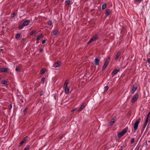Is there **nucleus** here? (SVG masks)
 I'll return each mask as SVG.
<instances>
[{"mask_svg":"<svg viewBox=\"0 0 150 150\" xmlns=\"http://www.w3.org/2000/svg\"><path fill=\"white\" fill-rule=\"evenodd\" d=\"M61 138H62V137H61Z\"/></svg>","mask_w":150,"mask_h":150,"instance_id":"obj_51","label":"nucleus"},{"mask_svg":"<svg viewBox=\"0 0 150 150\" xmlns=\"http://www.w3.org/2000/svg\"><path fill=\"white\" fill-rule=\"evenodd\" d=\"M139 97V95L138 93H136L134 94L132 97L131 102L132 103H134L135 101L137 100Z\"/></svg>","mask_w":150,"mask_h":150,"instance_id":"obj_5","label":"nucleus"},{"mask_svg":"<svg viewBox=\"0 0 150 150\" xmlns=\"http://www.w3.org/2000/svg\"><path fill=\"white\" fill-rule=\"evenodd\" d=\"M110 58L109 57H108L106 59V61L105 62V63L104 65L105 66H107L108 65V64L110 62Z\"/></svg>","mask_w":150,"mask_h":150,"instance_id":"obj_8","label":"nucleus"},{"mask_svg":"<svg viewBox=\"0 0 150 150\" xmlns=\"http://www.w3.org/2000/svg\"><path fill=\"white\" fill-rule=\"evenodd\" d=\"M41 74H43L44 73V71H43L42 70H41Z\"/></svg>","mask_w":150,"mask_h":150,"instance_id":"obj_46","label":"nucleus"},{"mask_svg":"<svg viewBox=\"0 0 150 150\" xmlns=\"http://www.w3.org/2000/svg\"><path fill=\"white\" fill-rule=\"evenodd\" d=\"M36 32V30H32L30 33V35H33Z\"/></svg>","mask_w":150,"mask_h":150,"instance_id":"obj_26","label":"nucleus"},{"mask_svg":"<svg viewBox=\"0 0 150 150\" xmlns=\"http://www.w3.org/2000/svg\"><path fill=\"white\" fill-rule=\"evenodd\" d=\"M149 112H150V111Z\"/></svg>","mask_w":150,"mask_h":150,"instance_id":"obj_53","label":"nucleus"},{"mask_svg":"<svg viewBox=\"0 0 150 150\" xmlns=\"http://www.w3.org/2000/svg\"><path fill=\"white\" fill-rule=\"evenodd\" d=\"M46 42V40H44L42 41V44H44Z\"/></svg>","mask_w":150,"mask_h":150,"instance_id":"obj_43","label":"nucleus"},{"mask_svg":"<svg viewBox=\"0 0 150 150\" xmlns=\"http://www.w3.org/2000/svg\"><path fill=\"white\" fill-rule=\"evenodd\" d=\"M110 9H106V12L105 13V14L106 17L107 16H108L109 15V14L110 13Z\"/></svg>","mask_w":150,"mask_h":150,"instance_id":"obj_15","label":"nucleus"},{"mask_svg":"<svg viewBox=\"0 0 150 150\" xmlns=\"http://www.w3.org/2000/svg\"><path fill=\"white\" fill-rule=\"evenodd\" d=\"M29 149V147L28 146H26L24 150H28Z\"/></svg>","mask_w":150,"mask_h":150,"instance_id":"obj_42","label":"nucleus"},{"mask_svg":"<svg viewBox=\"0 0 150 150\" xmlns=\"http://www.w3.org/2000/svg\"><path fill=\"white\" fill-rule=\"evenodd\" d=\"M71 0H66L65 1V5H69L70 3H71Z\"/></svg>","mask_w":150,"mask_h":150,"instance_id":"obj_22","label":"nucleus"},{"mask_svg":"<svg viewBox=\"0 0 150 150\" xmlns=\"http://www.w3.org/2000/svg\"><path fill=\"white\" fill-rule=\"evenodd\" d=\"M138 88V85L136 83H135L133 85V86L131 91V93L132 94H133L137 90Z\"/></svg>","mask_w":150,"mask_h":150,"instance_id":"obj_4","label":"nucleus"},{"mask_svg":"<svg viewBox=\"0 0 150 150\" xmlns=\"http://www.w3.org/2000/svg\"><path fill=\"white\" fill-rule=\"evenodd\" d=\"M1 78H0V80H1Z\"/></svg>","mask_w":150,"mask_h":150,"instance_id":"obj_50","label":"nucleus"},{"mask_svg":"<svg viewBox=\"0 0 150 150\" xmlns=\"http://www.w3.org/2000/svg\"><path fill=\"white\" fill-rule=\"evenodd\" d=\"M25 26V25H23V24H20L19 25V27H18V29H20H20H22V28H23L24 27V26Z\"/></svg>","mask_w":150,"mask_h":150,"instance_id":"obj_20","label":"nucleus"},{"mask_svg":"<svg viewBox=\"0 0 150 150\" xmlns=\"http://www.w3.org/2000/svg\"><path fill=\"white\" fill-rule=\"evenodd\" d=\"M115 120L114 118H112L111 120L110 121V122L109 123V125H112V124H113L115 122Z\"/></svg>","mask_w":150,"mask_h":150,"instance_id":"obj_17","label":"nucleus"},{"mask_svg":"<svg viewBox=\"0 0 150 150\" xmlns=\"http://www.w3.org/2000/svg\"><path fill=\"white\" fill-rule=\"evenodd\" d=\"M121 52H120L119 51L117 52L115 57L114 58L115 60H117L119 56L121 54Z\"/></svg>","mask_w":150,"mask_h":150,"instance_id":"obj_14","label":"nucleus"},{"mask_svg":"<svg viewBox=\"0 0 150 150\" xmlns=\"http://www.w3.org/2000/svg\"><path fill=\"white\" fill-rule=\"evenodd\" d=\"M135 1L138 2L139 3H140L142 0H134Z\"/></svg>","mask_w":150,"mask_h":150,"instance_id":"obj_39","label":"nucleus"},{"mask_svg":"<svg viewBox=\"0 0 150 150\" xmlns=\"http://www.w3.org/2000/svg\"><path fill=\"white\" fill-rule=\"evenodd\" d=\"M45 79L44 77H42L41 81V83H44L45 81Z\"/></svg>","mask_w":150,"mask_h":150,"instance_id":"obj_29","label":"nucleus"},{"mask_svg":"<svg viewBox=\"0 0 150 150\" xmlns=\"http://www.w3.org/2000/svg\"><path fill=\"white\" fill-rule=\"evenodd\" d=\"M28 108H25V109H24L23 110V112H26L27 110H28Z\"/></svg>","mask_w":150,"mask_h":150,"instance_id":"obj_38","label":"nucleus"},{"mask_svg":"<svg viewBox=\"0 0 150 150\" xmlns=\"http://www.w3.org/2000/svg\"><path fill=\"white\" fill-rule=\"evenodd\" d=\"M148 121L149 120L146 119L145 122L144 124V125L142 128L143 129H144L146 127V125L147 124Z\"/></svg>","mask_w":150,"mask_h":150,"instance_id":"obj_16","label":"nucleus"},{"mask_svg":"<svg viewBox=\"0 0 150 150\" xmlns=\"http://www.w3.org/2000/svg\"><path fill=\"white\" fill-rule=\"evenodd\" d=\"M42 51H43V49H42V48H40V49H39V51H40V52H42Z\"/></svg>","mask_w":150,"mask_h":150,"instance_id":"obj_45","label":"nucleus"},{"mask_svg":"<svg viewBox=\"0 0 150 150\" xmlns=\"http://www.w3.org/2000/svg\"><path fill=\"white\" fill-rule=\"evenodd\" d=\"M12 107V105L11 104H10L8 106V108L9 110L11 109Z\"/></svg>","mask_w":150,"mask_h":150,"instance_id":"obj_33","label":"nucleus"},{"mask_svg":"<svg viewBox=\"0 0 150 150\" xmlns=\"http://www.w3.org/2000/svg\"><path fill=\"white\" fill-rule=\"evenodd\" d=\"M37 43H39V42L38 41H37Z\"/></svg>","mask_w":150,"mask_h":150,"instance_id":"obj_47","label":"nucleus"},{"mask_svg":"<svg viewBox=\"0 0 150 150\" xmlns=\"http://www.w3.org/2000/svg\"><path fill=\"white\" fill-rule=\"evenodd\" d=\"M26 137H25L22 140L23 141L25 142L26 141Z\"/></svg>","mask_w":150,"mask_h":150,"instance_id":"obj_44","label":"nucleus"},{"mask_svg":"<svg viewBox=\"0 0 150 150\" xmlns=\"http://www.w3.org/2000/svg\"><path fill=\"white\" fill-rule=\"evenodd\" d=\"M76 109H77L76 108H74L71 110V112H74L75 111Z\"/></svg>","mask_w":150,"mask_h":150,"instance_id":"obj_41","label":"nucleus"},{"mask_svg":"<svg viewBox=\"0 0 150 150\" xmlns=\"http://www.w3.org/2000/svg\"><path fill=\"white\" fill-rule=\"evenodd\" d=\"M107 67V66H105V65H103L102 68V71H103L104 70H105Z\"/></svg>","mask_w":150,"mask_h":150,"instance_id":"obj_34","label":"nucleus"},{"mask_svg":"<svg viewBox=\"0 0 150 150\" xmlns=\"http://www.w3.org/2000/svg\"><path fill=\"white\" fill-rule=\"evenodd\" d=\"M1 83L2 84H3L5 85H7V82L5 80H3L1 81Z\"/></svg>","mask_w":150,"mask_h":150,"instance_id":"obj_21","label":"nucleus"},{"mask_svg":"<svg viewBox=\"0 0 150 150\" xmlns=\"http://www.w3.org/2000/svg\"><path fill=\"white\" fill-rule=\"evenodd\" d=\"M92 38L94 41L96 40L98 38V36L97 35V34L95 35L93 37H92Z\"/></svg>","mask_w":150,"mask_h":150,"instance_id":"obj_19","label":"nucleus"},{"mask_svg":"<svg viewBox=\"0 0 150 150\" xmlns=\"http://www.w3.org/2000/svg\"><path fill=\"white\" fill-rule=\"evenodd\" d=\"M86 105V103H83L81 106L80 108L78 109L77 111L80 112L84 108Z\"/></svg>","mask_w":150,"mask_h":150,"instance_id":"obj_6","label":"nucleus"},{"mask_svg":"<svg viewBox=\"0 0 150 150\" xmlns=\"http://www.w3.org/2000/svg\"><path fill=\"white\" fill-rule=\"evenodd\" d=\"M15 15L16 14L15 13H12L11 15V17L12 18H13L15 16Z\"/></svg>","mask_w":150,"mask_h":150,"instance_id":"obj_30","label":"nucleus"},{"mask_svg":"<svg viewBox=\"0 0 150 150\" xmlns=\"http://www.w3.org/2000/svg\"><path fill=\"white\" fill-rule=\"evenodd\" d=\"M100 61V58L99 57H96L94 60L95 64L96 65H99Z\"/></svg>","mask_w":150,"mask_h":150,"instance_id":"obj_7","label":"nucleus"},{"mask_svg":"<svg viewBox=\"0 0 150 150\" xmlns=\"http://www.w3.org/2000/svg\"><path fill=\"white\" fill-rule=\"evenodd\" d=\"M94 41V40H93V39L92 38H91L90 39V40H89V41L88 42H87V44H88L90 43H91L92 42H93V41Z\"/></svg>","mask_w":150,"mask_h":150,"instance_id":"obj_25","label":"nucleus"},{"mask_svg":"<svg viewBox=\"0 0 150 150\" xmlns=\"http://www.w3.org/2000/svg\"><path fill=\"white\" fill-rule=\"evenodd\" d=\"M146 119L150 121V113H148Z\"/></svg>","mask_w":150,"mask_h":150,"instance_id":"obj_23","label":"nucleus"},{"mask_svg":"<svg viewBox=\"0 0 150 150\" xmlns=\"http://www.w3.org/2000/svg\"><path fill=\"white\" fill-rule=\"evenodd\" d=\"M47 23L49 25H52V22L51 21L49 20L47 22Z\"/></svg>","mask_w":150,"mask_h":150,"instance_id":"obj_27","label":"nucleus"},{"mask_svg":"<svg viewBox=\"0 0 150 150\" xmlns=\"http://www.w3.org/2000/svg\"><path fill=\"white\" fill-rule=\"evenodd\" d=\"M141 121V118H139L137 119L134 125V132H135L137 129L139 123Z\"/></svg>","mask_w":150,"mask_h":150,"instance_id":"obj_1","label":"nucleus"},{"mask_svg":"<svg viewBox=\"0 0 150 150\" xmlns=\"http://www.w3.org/2000/svg\"><path fill=\"white\" fill-rule=\"evenodd\" d=\"M106 7V4H103L102 6V8L103 10H104L105 9Z\"/></svg>","mask_w":150,"mask_h":150,"instance_id":"obj_24","label":"nucleus"},{"mask_svg":"<svg viewBox=\"0 0 150 150\" xmlns=\"http://www.w3.org/2000/svg\"><path fill=\"white\" fill-rule=\"evenodd\" d=\"M68 83V81L67 80H66L63 86V87L64 88L65 93L66 94H68L69 92V88H67Z\"/></svg>","mask_w":150,"mask_h":150,"instance_id":"obj_2","label":"nucleus"},{"mask_svg":"<svg viewBox=\"0 0 150 150\" xmlns=\"http://www.w3.org/2000/svg\"><path fill=\"white\" fill-rule=\"evenodd\" d=\"M30 23V20H28L25 21L23 22V25H25V26H26L28 25Z\"/></svg>","mask_w":150,"mask_h":150,"instance_id":"obj_10","label":"nucleus"},{"mask_svg":"<svg viewBox=\"0 0 150 150\" xmlns=\"http://www.w3.org/2000/svg\"><path fill=\"white\" fill-rule=\"evenodd\" d=\"M24 142L22 140L19 143V146H21L22 145L23 143Z\"/></svg>","mask_w":150,"mask_h":150,"instance_id":"obj_36","label":"nucleus"},{"mask_svg":"<svg viewBox=\"0 0 150 150\" xmlns=\"http://www.w3.org/2000/svg\"><path fill=\"white\" fill-rule=\"evenodd\" d=\"M146 62L148 63V64H150V58H148L146 61Z\"/></svg>","mask_w":150,"mask_h":150,"instance_id":"obj_37","label":"nucleus"},{"mask_svg":"<svg viewBox=\"0 0 150 150\" xmlns=\"http://www.w3.org/2000/svg\"><path fill=\"white\" fill-rule=\"evenodd\" d=\"M135 139L134 138H132L130 140V142L132 144H133L134 141Z\"/></svg>","mask_w":150,"mask_h":150,"instance_id":"obj_31","label":"nucleus"},{"mask_svg":"<svg viewBox=\"0 0 150 150\" xmlns=\"http://www.w3.org/2000/svg\"><path fill=\"white\" fill-rule=\"evenodd\" d=\"M0 50L1 51H2V49H0Z\"/></svg>","mask_w":150,"mask_h":150,"instance_id":"obj_48","label":"nucleus"},{"mask_svg":"<svg viewBox=\"0 0 150 150\" xmlns=\"http://www.w3.org/2000/svg\"><path fill=\"white\" fill-rule=\"evenodd\" d=\"M109 88V87L108 86H106L105 87V91H107Z\"/></svg>","mask_w":150,"mask_h":150,"instance_id":"obj_32","label":"nucleus"},{"mask_svg":"<svg viewBox=\"0 0 150 150\" xmlns=\"http://www.w3.org/2000/svg\"><path fill=\"white\" fill-rule=\"evenodd\" d=\"M127 129L125 128L123 129L121 132L118 134V137L119 138H120L124 135L127 132Z\"/></svg>","mask_w":150,"mask_h":150,"instance_id":"obj_3","label":"nucleus"},{"mask_svg":"<svg viewBox=\"0 0 150 150\" xmlns=\"http://www.w3.org/2000/svg\"><path fill=\"white\" fill-rule=\"evenodd\" d=\"M61 138H62V137H61Z\"/></svg>","mask_w":150,"mask_h":150,"instance_id":"obj_52","label":"nucleus"},{"mask_svg":"<svg viewBox=\"0 0 150 150\" xmlns=\"http://www.w3.org/2000/svg\"><path fill=\"white\" fill-rule=\"evenodd\" d=\"M61 62H55L53 64V66L55 67H58L60 65Z\"/></svg>","mask_w":150,"mask_h":150,"instance_id":"obj_11","label":"nucleus"},{"mask_svg":"<svg viewBox=\"0 0 150 150\" xmlns=\"http://www.w3.org/2000/svg\"><path fill=\"white\" fill-rule=\"evenodd\" d=\"M58 30H53L51 33L53 35H55L58 34Z\"/></svg>","mask_w":150,"mask_h":150,"instance_id":"obj_13","label":"nucleus"},{"mask_svg":"<svg viewBox=\"0 0 150 150\" xmlns=\"http://www.w3.org/2000/svg\"><path fill=\"white\" fill-rule=\"evenodd\" d=\"M120 70V69L118 68L117 69H114L112 72V74L113 76L117 74Z\"/></svg>","mask_w":150,"mask_h":150,"instance_id":"obj_9","label":"nucleus"},{"mask_svg":"<svg viewBox=\"0 0 150 150\" xmlns=\"http://www.w3.org/2000/svg\"><path fill=\"white\" fill-rule=\"evenodd\" d=\"M43 35L42 34H41L40 35H38L37 36L36 38V40L38 41L40 40V38H43Z\"/></svg>","mask_w":150,"mask_h":150,"instance_id":"obj_18","label":"nucleus"},{"mask_svg":"<svg viewBox=\"0 0 150 150\" xmlns=\"http://www.w3.org/2000/svg\"><path fill=\"white\" fill-rule=\"evenodd\" d=\"M44 93V91H41L40 93V96H42L43 95Z\"/></svg>","mask_w":150,"mask_h":150,"instance_id":"obj_35","label":"nucleus"},{"mask_svg":"<svg viewBox=\"0 0 150 150\" xmlns=\"http://www.w3.org/2000/svg\"><path fill=\"white\" fill-rule=\"evenodd\" d=\"M134 150H138V149H137V150H136V149H135Z\"/></svg>","mask_w":150,"mask_h":150,"instance_id":"obj_49","label":"nucleus"},{"mask_svg":"<svg viewBox=\"0 0 150 150\" xmlns=\"http://www.w3.org/2000/svg\"><path fill=\"white\" fill-rule=\"evenodd\" d=\"M20 70V69L17 66L16 67V71H18L19 70Z\"/></svg>","mask_w":150,"mask_h":150,"instance_id":"obj_40","label":"nucleus"},{"mask_svg":"<svg viewBox=\"0 0 150 150\" xmlns=\"http://www.w3.org/2000/svg\"><path fill=\"white\" fill-rule=\"evenodd\" d=\"M20 33H17L16 34L15 38L16 39H18L20 38Z\"/></svg>","mask_w":150,"mask_h":150,"instance_id":"obj_28","label":"nucleus"},{"mask_svg":"<svg viewBox=\"0 0 150 150\" xmlns=\"http://www.w3.org/2000/svg\"><path fill=\"white\" fill-rule=\"evenodd\" d=\"M8 71V69L5 68H3L0 69V71L2 72H6Z\"/></svg>","mask_w":150,"mask_h":150,"instance_id":"obj_12","label":"nucleus"}]
</instances>
